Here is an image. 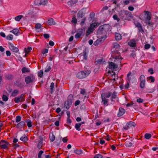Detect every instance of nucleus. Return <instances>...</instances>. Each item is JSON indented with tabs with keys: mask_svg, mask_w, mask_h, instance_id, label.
Instances as JSON below:
<instances>
[{
	"mask_svg": "<svg viewBox=\"0 0 158 158\" xmlns=\"http://www.w3.org/2000/svg\"><path fill=\"white\" fill-rule=\"evenodd\" d=\"M119 47V45L117 43H114L113 44V47L115 48H118Z\"/></svg>",
	"mask_w": 158,
	"mask_h": 158,
	"instance_id": "51",
	"label": "nucleus"
},
{
	"mask_svg": "<svg viewBox=\"0 0 158 158\" xmlns=\"http://www.w3.org/2000/svg\"><path fill=\"white\" fill-rule=\"evenodd\" d=\"M150 47V45L149 44H147L144 45V48L146 49H148Z\"/></svg>",
	"mask_w": 158,
	"mask_h": 158,
	"instance_id": "62",
	"label": "nucleus"
},
{
	"mask_svg": "<svg viewBox=\"0 0 158 158\" xmlns=\"http://www.w3.org/2000/svg\"><path fill=\"white\" fill-rule=\"evenodd\" d=\"M19 91L17 89H15L12 93L11 95L13 96H16L18 94Z\"/></svg>",
	"mask_w": 158,
	"mask_h": 158,
	"instance_id": "28",
	"label": "nucleus"
},
{
	"mask_svg": "<svg viewBox=\"0 0 158 158\" xmlns=\"http://www.w3.org/2000/svg\"><path fill=\"white\" fill-rule=\"evenodd\" d=\"M35 78L32 75H30L25 77V81L27 84H28L32 82L34 80Z\"/></svg>",
	"mask_w": 158,
	"mask_h": 158,
	"instance_id": "7",
	"label": "nucleus"
},
{
	"mask_svg": "<svg viewBox=\"0 0 158 158\" xmlns=\"http://www.w3.org/2000/svg\"><path fill=\"white\" fill-rule=\"evenodd\" d=\"M21 120V117L19 116L18 115L16 117V123H18L20 122Z\"/></svg>",
	"mask_w": 158,
	"mask_h": 158,
	"instance_id": "50",
	"label": "nucleus"
},
{
	"mask_svg": "<svg viewBox=\"0 0 158 158\" xmlns=\"http://www.w3.org/2000/svg\"><path fill=\"white\" fill-rule=\"evenodd\" d=\"M125 145L127 147H131L132 145V143L129 141H127L125 143Z\"/></svg>",
	"mask_w": 158,
	"mask_h": 158,
	"instance_id": "41",
	"label": "nucleus"
},
{
	"mask_svg": "<svg viewBox=\"0 0 158 158\" xmlns=\"http://www.w3.org/2000/svg\"><path fill=\"white\" fill-rule=\"evenodd\" d=\"M148 72L150 73L151 74H152L154 73L153 69L152 68L149 69L148 70Z\"/></svg>",
	"mask_w": 158,
	"mask_h": 158,
	"instance_id": "64",
	"label": "nucleus"
},
{
	"mask_svg": "<svg viewBox=\"0 0 158 158\" xmlns=\"http://www.w3.org/2000/svg\"><path fill=\"white\" fill-rule=\"evenodd\" d=\"M102 101L103 102V104L105 106H107L108 104L107 103L108 101V99H106V98L103 96L102 94L101 95Z\"/></svg>",
	"mask_w": 158,
	"mask_h": 158,
	"instance_id": "19",
	"label": "nucleus"
},
{
	"mask_svg": "<svg viewBox=\"0 0 158 158\" xmlns=\"http://www.w3.org/2000/svg\"><path fill=\"white\" fill-rule=\"evenodd\" d=\"M145 81H140V86L142 88H143L145 87Z\"/></svg>",
	"mask_w": 158,
	"mask_h": 158,
	"instance_id": "38",
	"label": "nucleus"
},
{
	"mask_svg": "<svg viewBox=\"0 0 158 158\" xmlns=\"http://www.w3.org/2000/svg\"><path fill=\"white\" fill-rule=\"evenodd\" d=\"M90 73V71L89 70L83 71L78 73L77 76L79 78H82L86 77Z\"/></svg>",
	"mask_w": 158,
	"mask_h": 158,
	"instance_id": "3",
	"label": "nucleus"
},
{
	"mask_svg": "<svg viewBox=\"0 0 158 158\" xmlns=\"http://www.w3.org/2000/svg\"><path fill=\"white\" fill-rule=\"evenodd\" d=\"M81 59H83V60H86L87 59V56L86 55V52L85 51H84L83 52V55H81Z\"/></svg>",
	"mask_w": 158,
	"mask_h": 158,
	"instance_id": "25",
	"label": "nucleus"
},
{
	"mask_svg": "<svg viewBox=\"0 0 158 158\" xmlns=\"http://www.w3.org/2000/svg\"><path fill=\"white\" fill-rule=\"evenodd\" d=\"M6 39L9 40H12L13 39V36L11 34H10L6 37Z\"/></svg>",
	"mask_w": 158,
	"mask_h": 158,
	"instance_id": "44",
	"label": "nucleus"
},
{
	"mask_svg": "<svg viewBox=\"0 0 158 158\" xmlns=\"http://www.w3.org/2000/svg\"><path fill=\"white\" fill-rule=\"evenodd\" d=\"M51 69V68L50 66L48 64L47 65V66L45 69L44 72H49Z\"/></svg>",
	"mask_w": 158,
	"mask_h": 158,
	"instance_id": "31",
	"label": "nucleus"
},
{
	"mask_svg": "<svg viewBox=\"0 0 158 158\" xmlns=\"http://www.w3.org/2000/svg\"><path fill=\"white\" fill-rule=\"evenodd\" d=\"M38 76L39 77H42L43 75V71L42 70H40L38 72Z\"/></svg>",
	"mask_w": 158,
	"mask_h": 158,
	"instance_id": "52",
	"label": "nucleus"
},
{
	"mask_svg": "<svg viewBox=\"0 0 158 158\" xmlns=\"http://www.w3.org/2000/svg\"><path fill=\"white\" fill-rule=\"evenodd\" d=\"M72 22L74 23H77V20L75 17H73L72 19Z\"/></svg>",
	"mask_w": 158,
	"mask_h": 158,
	"instance_id": "63",
	"label": "nucleus"
},
{
	"mask_svg": "<svg viewBox=\"0 0 158 158\" xmlns=\"http://www.w3.org/2000/svg\"><path fill=\"white\" fill-rule=\"evenodd\" d=\"M9 145V143L5 140H2L0 142V146L1 148H7Z\"/></svg>",
	"mask_w": 158,
	"mask_h": 158,
	"instance_id": "5",
	"label": "nucleus"
},
{
	"mask_svg": "<svg viewBox=\"0 0 158 158\" xmlns=\"http://www.w3.org/2000/svg\"><path fill=\"white\" fill-rule=\"evenodd\" d=\"M112 95V93L110 92H109L106 94V98H109Z\"/></svg>",
	"mask_w": 158,
	"mask_h": 158,
	"instance_id": "57",
	"label": "nucleus"
},
{
	"mask_svg": "<svg viewBox=\"0 0 158 158\" xmlns=\"http://www.w3.org/2000/svg\"><path fill=\"white\" fill-rule=\"evenodd\" d=\"M145 12L146 13L145 15L146 16V17L145 18V21L150 20L151 17L149 12L148 11H145Z\"/></svg>",
	"mask_w": 158,
	"mask_h": 158,
	"instance_id": "15",
	"label": "nucleus"
},
{
	"mask_svg": "<svg viewBox=\"0 0 158 158\" xmlns=\"http://www.w3.org/2000/svg\"><path fill=\"white\" fill-rule=\"evenodd\" d=\"M72 100L71 99H68L65 102L64 106L67 109H68L69 108L70 106L72 105Z\"/></svg>",
	"mask_w": 158,
	"mask_h": 158,
	"instance_id": "9",
	"label": "nucleus"
},
{
	"mask_svg": "<svg viewBox=\"0 0 158 158\" xmlns=\"http://www.w3.org/2000/svg\"><path fill=\"white\" fill-rule=\"evenodd\" d=\"M49 138L50 141L52 142H53L55 139V136L53 134L50 135Z\"/></svg>",
	"mask_w": 158,
	"mask_h": 158,
	"instance_id": "37",
	"label": "nucleus"
},
{
	"mask_svg": "<svg viewBox=\"0 0 158 158\" xmlns=\"http://www.w3.org/2000/svg\"><path fill=\"white\" fill-rule=\"evenodd\" d=\"M14 101L16 103H18L20 101L22 102L23 100H20L18 97H16L14 98Z\"/></svg>",
	"mask_w": 158,
	"mask_h": 158,
	"instance_id": "39",
	"label": "nucleus"
},
{
	"mask_svg": "<svg viewBox=\"0 0 158 158\" xmlns=\"http://www.w3.org/2000/svg\"><path fill=\"white\" fill-rule=\"evenodd\" d=\"M34 3L36 6H39L41 5L40 0H35Z\"/></svg>",
	"mask_w": 158,
	"mask_h": 158,
	"instance_id": "32",
	"label": "nucleus"
},
{
	"mask_svg": "<svg viewBox=\"0 0 158 158\" xmlns=\"http://www.w3.org/2000/svg\"><path fill=\"white\" fill-rule=\"evenodd\" d=\"M120 18L124 20H129L132 18L133 16L131 13L128 11H124L119 12Z\"/></svg>",
	"mask_w": 158,
	"mask_h": 158,
	"instance_id": "2",
	"label": "nucleus"
},
{
	"mask_svg": "<svg viewBox=\"0 0 158 158\" xmlns=\"http://www.w3.org/2000/svg\"><path fill=\"white\" fill-rule=\"evenodd\" d=\"M99 24L98 22H96L95 21L94 22L91 24L89 27L90 28L93 30V31L95 30V28L97 27L98 26Z\"/></svg>",
	"mask_w": 158,
	"mask_h": 158,
	"instance_id": "10",
	"label": "nucleus"
},
{
	"mask_svg": "<svg viewBox=\"0 0 158 158\" xmlns=\"http://www.w3.org/2000/svg\"><path fill=\"white\" fill-rule=\"evenodd\" d=\"M139 79L140 81H145V78L144 76L143 75H141L139 77Z\"/></svg>",
	"mask_w": 158,
	"mask_h": 158,
	"instance_id": "47",
	"label": "nucleus"
},
{
	"mask_svg": "<svg viewBox=\"0 0 158 158\" xmlns=\"http://www.w3.org/2000/svg\"><path fill=\"white\" fill-rule=\"evenodd\" d=\"M27 125L29 127H30L32 126V123L31 120H27Z\"/></svg>",
	"mask_w": 158,
	"mask_h": 158,
	"instance_id": "48",
	"label": "nucleus"
},
{
	"mask_svg": "<svg viewBox=\"0 0 158 158\" xmlns=\"http://www.w3.org/2000/svg\"><path fill=\"white\" fill-rule=\"evenodd\" d=\"M112 58L111 60L116 62H120L121 63V60L122 58L120 56L119 52L118 50L113 51L111 55Z\"/></svg>",
	"mask_w": 158,
	"mask_h": 158,
	"instance_id": "1",
	"label": "nucleus"
},
{
	"mask_svg": "<svg viewBox=\"0 0 158 158\" xmlns=\"http://www.w3.org/2000/svg\"><path fill=\"white\" fill-rule=\"evenodd\" d=\"M117 93L115 91H114L112 94V96L110 98V100L112 102L114 101L113 100L114 99H115L116 98H117V102L118 101V97H117Z\"/></svg>",
	"mask_w": 158,
	"mask_h": 158,
	"instance_id": "11",
	"label": "nucleus"
},
{
	"mask_svg": "<svg viewBox=\"0 0 158 158\" xmlns=\"http://www.w3.org/2000/svg\"><path fill=\"white\" fill-rule=\"evenodd\" d=\"M128 123L130 127L132 126L135 127L136 126V124L134 122L132 121L129 122Z\"/></svg>",
	"mask_w": 158,
	"mask_h": 158,
	"instance_id": "45",
	"label": "nucleus"
},
{
	"mask_svg": "<svg viewBox=\"0 0 158 158\" xmlns=\"http://www.w3.org/2000/svg\"><path fill=\"white\" fill-rule=\"evenodd\" d=\"M85 28H84V27H82L78 33L79 34H80L81 35H82V34L85 32Z\"/></svg>",
	"mask_w": 158,
	"mask_h": 158,
	"instance_id": "40",
	"label": "nucleus"
},
{
	"mask_svg": "<svg viewBox=\"0 0 158 158\" xmlns=\"http://www.w3.org/2000/svg\"><path fill=\"white\" fill-rule=\"evenodd\" d=\"M15 85H16L21 88L23 87V85L21 83L18 81H15Z\"/></svg>",
	"mask_w": 158,
	"mask_h": 158,
	"instance_id": "22",
	"label": "nucleus"
},
{
	"mask_svg": "<svg viewBox=\"0 0 158 158\" xmlns=\"http://www.w3.org/2000/svg\"><path fill=\"white\" fill-rule=\"evenodd\" d=\"M25 124L24 121H22L17 125L16 127L18 128H22Z\"/></svg>",
	"mask_w": 158,
	"mask_h": 158,
	"instance_id": "16",
	"label": "nucleus"
},
{
	"mask_svg": "<svg viewBox=\"0 0 158 158\" xmlns=\"http://www.w3.org/2000/svg\"><path fill=\"white\" fill-rule=\"evenodd\" d=\"M77 2V0H71L68 2V5L70 6H72L75 3Z\"/></svg>",
	"mask_w": 158,
	"mask_h": 158,
	"instance_id": "23",
	"label": "nucleus"
},
{
	"mask_svg": "<svg viewBox=\"0 0 158 158\" xmlns=\"http://www.w3.org/2000/svg\"><path fill=\"white\" fill-rule=\"evenodd\" d=\"M128 44L131 47H135L136 46L135 41L134 40H132L128 42Z\"/></svg>",
	"mask_w": 158,
	"mask_h": 158,
	"instance_id": "18",
	"label": "nucleus"
},
{
	"mask_svg": "<svg viewBox=\"0 0 158 158\" xmlns=\"http://www.w3.org/2000/svg\"><path fill=\"white\" fill-rule=\"evenodd\" d=\"M20 140L23 142H26V141L28 140L27 137L25 135L22 136L20 138Z\"/></svg>",
	"mask_w": 158,
	"mask_h": 158,
	"instance_id": "33",
	"label": "nucleus"
},
{
	"mask_svg": "<svg viewBox=\"0 0 158 158\" xmlns=\"http://www.w3.org/2000/svg\"><path fill=\"white\" fill-rule=\"evenodd\" d=\"M74 152L76 154L80 155L82 153V150L81 149H77L74 151Z\"/></svg>",
	"mask_w": 158,
	"mask_h": 158,
	"instance_id": "29",
	"label": "nucleus"
},
{
	"mask_svg": "<svg viewBox=\"0 0 158 158\" xmlns=\"http://www.w3.org/2000/svg\"><path fill=\"white\" fill-rule=\"evenodd\" d=\"M23 17L22 15H19L17 16L15 18V20L16 21H19Z\"/></svg>",
	"mask_w": 158,
	"mask_h": 158,
	"instance_id": "35",
	"label": "nucleus"
},
{
	"mask_svg": "<svg viewBox=\"0 0 158 158\" xmlns=\"http://www.w3.org/2000/svg\"><path fill=\"white\" fill-rule=\"evenodd\" d=\"M44 152L43 151H40L38 153V158H41V155Z\"/></svg>",
	"mask_w": 158,
	"mask_h": 158,
	"instance_id": "55",
	"label": "nucleus"
},
{
	"mask_svg": "<svg viewBox=\"0 0 158 158\" xmlns=\"http://www.w3.org/2000/svg\"><path fill=\"white\" fill-rule=\"evenodd\" d=\"M138 29L139 32L142 33H143L144 32V30L143 29L142 26H141L139 27H138Z\"/></svg>",
	"mask_w": 158,
	"mask_h": 158,
	"instance_id": "60",
	"label": "nucleus"
},
{
	"mask_svg": "<svg viewBox=\"0 0 158 158\" xmlns=\"http://www.w3.org/2000/svg\"><path fill=\"white\" fill-rule=\"evenodd\" d=\"M48 24L50 25H54L55 24V23L54 20L52 18H49L47 21Z\"/></svg>",
	"mask_w": 158,
	"mask_h": 158,
	"instance_id": "20",
	"label": "nucleus"
},
{
	"mask_svg": "<svg viewBox=\"0 0 158 158\" xmlns=\"http://www.w3.org/2000/svg\"><path fill=\"white\" fill-rule=\"evenodd\" d=\"M81 124L79 123H76L75 126V127L76 129L78 131H80L81 129H80V127L81 126Z\"/></svg>",
	"mask_w": 158,
	"mask_h": 158,
	"instance_id": "34",
	"label": "nucleus"
},
{
	"mask_svg": "<svg viewBox=\"0 0 158 158\" xmlns=\"http://www.w3.org/2000/svg\"><path fill=\"white\" fill-rule=\"evenodd\" d=\"M118 65L115 64L114 63L111 62L110 63L109 68L111 69H116L117 68Z\"/></svg>",
	"mask_w": 158,
	"mask_h": 158,
	"instance_id": "12",
	"label": "nucleus"
},
{
	"mask_svg": "<svg viewBox=\"0 0 158 158\" xmlns=\"http://www.w3.org/2000/svg\"><path fill=\"white\" fill-rule=\"evenodd\" d=\"M32 48L31 47H28L27 48H25L24 51L26 54H28L31 50Z\"/></svg>",
	"mask_w": 158,
	"mask_h": 158,
	"instance_id": "27",
	"label": "nucleus"
},
{
	"mask_svg": "<svg viewBox=\"0 0 158 158\" xmlns=\"http://www.w3.org/2000/svg\"><path fill=\"white\" fill-rule=\"evenodd\" d=\"M54 83L53 82H52L51 84L50 92L51 93H52L54 91Z\"/></svg>",
	"mask_w": 158,
	"mask_h": 158,
	"instance_id": "26",
	"label": "nucleus"
},
{
	"mask_svg": "<svg viewBox=\"0 0 158 158\" xmlns=\"http://www.w3.org/2000/svg\"><path fill=\"white\" fill-rule=\"evenodd\" d=\"M8 44L9 48L12 51L15 52H18L19 51V49L17 48L14 46L10 43H9Z\"/></svg>",
	"mask_w": 158,
	"mask_h": 158,
	"instance_id": "8",
	"label": "nucleus"
},
{
	"mask_svg": "<svg viewBox=\"0 0 158 158\" xmlns=\"http://www.w3.org/2000/svg\"><path fill=\"white\" fill-rule=\"evenodd\" d=\"M119 111L118 114V117H119L123 115L125 112V110L121 107H120L119 108Z\"/></svg>",
	"mask_w": 158,
	"mask_h": 158,
	"instance_id": "13",
	"label": "nucleus"
},
{
	"mask_svg": "<svg viewBox=\"0 0 158 158\" xmlns=\"http://www.w3.org/2000/svg\"><path fill=\"white\" fill-rule=\"evenodd\" d=\"M143 101V99L140 98H139L136 100V102L139 103H142Z\"/></svg>",
	"mask_w": 158,
	"mask_h": 158,
	"instance_id": "61",
	"label": "nucleus"
},
{
	"mask_svg": "<svg viewBox=\"0 0 158 158\" xmlns=\"http://www.w3.org/2000/svg\"><path fill=\"white\" fill-rule=\"evenodd\" d=\"M41 5H45L48 3L47 0H40Z\"/></svg>",
	"mask_w": 158,
	"mask_h": 158,
	"instance_id": "42",
	"label": "nucleus"
},
{
	"mask_svg": "<svg viewBox=\"0 0 158 158\" xmlns=\"http://www.w3.org/2000/svg\"><path fill=\"white\" fill-rule=\"evenodd\" d=\"M152 136L150 134L146 133L144 135L145 138L147 139H149Z\"/></svg>",
	"mask_w": 158,
	"mask_h": 158,
	"instance_id": "43",
	"label": "nucleus"
},
{
	"mask_svg": "<svg viewBox=\"0 0 158 158\" xmlns=\"http://www.w3.org/2000/svg\"><path fill=\"white\" fill-rule=\"evenodd\" d=\"M22 72L23 73H27L29 72V69L26 67H23L22 69Z\"/></svg>",
	"mask_w": 158,
	"mask_h": 158,
	"instance_id": "30",
	"label": "nucleus"
},
{
	"mask_svg": "<svg viewBox=\"0 0 158 158\" xmlns=\"http://www.w3.org/2000/svg\"><path fill=\"white\" fill-rule=\"evenodd\" d=\"M10 32L16 35H18L19 34V30L18 29H15L10 31Z\"/></svg>",
	"mask_w": 158,
	"mask_h": 158,
	"instance_id": "17",
	"label": "nucleus"
},
{
	"mask_svg": "<svg viewBox=\"0 0 158 158\" xmlns=\"http://www.w3.org/2000/svg\"><path fill=\"white\" fill-rule=\"evenodd\" d=\"M147 78L149 79V80H150L152 82H154L155 81V79H154L153 77L152 76H151L148 77Z\"/></svg>",
	"mask_w": 158,
	"mask_h": 158,
	"instance_id": "58",
	"label": "nucleus"
},
{
	"mask_svg": "<svg viewBox=\"0 0 158 158\" xmlns=\"http://www.w3.org/2000/svg\"><path fill=\"white\" fill-rule=\"evenodd\" d=\"M109 28V25L107 24H104L99 27L98 32V34H101L104 31H108Z\"/></svg>",
	"mask_w": 158,
	"mask_h": 158,
	"instance_id": "4",
	"label": "nucleus"
},
{
	"mask_svg": "<svg viewBox=\"0 0 158 158\" xmlns=\"http://www.w3.org/2000/svg\"><path fill=\"white\" fill-rule=\"evenodd\" d=\"M102 157L103 156L102 155L100 154H98L95 155L94 158H102Z\"/></svg>",
	"mask_w": 158,
	"mask_h": 158,
	"instance_id": "59",
	"label": "nucleus"
},
{
	"mask_svg": "<svg viewBox=\"0 0 158 158\" xmlns=\"http://www.w3.org/2000/svg\"><path fill=\"white\" fill-rule=\"evenodd\" d=\"M41 27V25L40 23L36 24L35 25V28L36 29H39Z\"/></svg>",
	"mask_w": 158,
	"mask_h": 158,
	"instance_id": "54",
	"label": "nucleus"
},
{
	"mask_svg": "<svg viewBox=\"0 0 158 158\" xmlns=\"http://www.w3.org/2000/svg\"><path fill=\"white\" fill-rule=\"evenodd\" d=\"M115 37L116 40H119L121 39L122 36L120 34L118 33H115Z\"/></svg>",
	"mask_w": 158,
	"mask_h": 158,
	"instance_id": "21",
	"label": "nucleus"
},
{
	"mask_svg": "<svg viewBox=\"0 0 158 158\" xmlns=\"http://www.w3.org/2000/svg\"><path fill=\"white\" fill-rule=\"evenodd\" d=\"M113 18L114 20H116L118 22L120 20V19L118 17L117 15L115 14L113 16Z\"/></svg>",
	"mask_w": 158,
	"mask_h": 158,
	"instance_id": "49",
	"label": "nucleus"
},
{
	"mask_svg": "<svg viewBox=\"0 0 158 158\" xmlns=\"http://www.w3.org/2000/svg\"><path fill=\"white\" fill-rule=\"evenodd\" d=\"M134 23L136 27H137L138 28L139 27L141 26V24L139 22L135 21L134 22Z\"/></svg>",
	"mask_w": 158,
	"mask_h": 158,
	"instance_id": "53",
	"label": "nucleus"
},
{
	"mask_svg": "<svg viewBox=\"0 0 158 158\" xmlns=\"http://www.w3.org/2000/svg\"><path fill=\"white\" fill-rule=\"evenodd\" d=\"M100 42L101 41L99 40H98L94 42V44L95 45L97 46L99 44Z\"/></svg>",
	"mask_w": 158,
	"mask_h": 158,
	"instance_id": "56",
	"label": "nucleus"
},
{
	"mask_svg": "<svg viewBox=\"0 0 158 158\" xmlns=\"http://www.w3.org/2000/svg\"><path fill=\"white\" fill-rule=\"evenodd\" d=\"M95 16V13L94 12L91 13L89 15V18L90 20H92L94 18Z\"/></svg>",
	"mask_w": 158,
	"mask_h": 158,
	"instance_id": "46",
	"label": "nucleus"
},
{
	"mask_svg": "<svg viewBox=\"0 0 158 158\" xmlns=\"http://www.w3.org/2000/svg\"><path fill=\"white\" fill-rule=\"evenodd\" d=\"M93 31L89 27L87 31L86 32V36H88L89 35H90L91 33H92L93 32Z\"/></svg>",
	"mask_w": 158,
	"mask_h": 158,
	"instance_id": "24",
	"label": "nucleus"
},
{
	"mask_svg": "<svg viewBox=\"0 0 158 158\" xmlns=\"http://www.w3.org/2000/svg\"><path fill=\"white\" fill-rule=\"evenodd\" d=\"M2 99L3 101L6 102L7 101L8 99V96L5 95H3L2 96Z\"/></svg>",
	"mask_w": 158,
	"mask_h": 158,
	"instance_id": "36",
	"label": "nucleus"
},
{
	"mask_svg": "<svg viewBox=\"0 0 158 158\" xmlns=\"http://www.w3.org/2000/svg\"><path fill=\"white\" fill-rule=\"evenodd\" d=\"M43 139L42 138H40V140H39L38 142L39 143L37 145V148L39 149H40L41 148V147L43 145Z\"/></svg>",
	"mask_w": 158,
	"mask_h": 158,
	"instance_id": "14",
	"label": "nucleus"
},
{
	"mask_svg": "<svg viewBox=\"0 0 158 158\" xmlns=\"http://www.w3.org/2000/svg\"><path fill=\"white\" fill-rule=\"evenodd\" d=\"M86 13V9H82L79 11L77 14V17L79 18H81L84 16Z\"/></svg>",
	"mask_w": 158,
	"mask_h": 158,
	"instance_id": "6",
	"label": "nucleus"
}]
</instances>
